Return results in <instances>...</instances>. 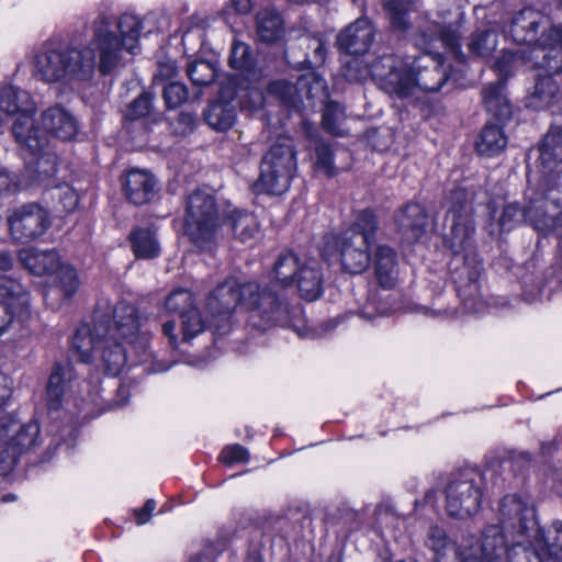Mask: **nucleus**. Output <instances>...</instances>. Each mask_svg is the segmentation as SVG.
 Returning a JSON list of instances; mask_svg holds the SVG:
<instances>
[{
  "label": "nucleus",
  "mask_w": 562,
  "mask_h": 562,
  "mask_svg": "<svg viewBox=\"0 0 562 562\" xmlns=\"http://www.w3.org/2000/svg\"><path fill=\"white\" fill-rule=\"evenodd\" d=\"M316 155V167L323 171L327 177L336 175V169L333 162V151L326 144H319L315 150Z\"/></svg>",
  "instance_id": "nucleus-53"
},
{
  "label": "nucleus",
  "mask_w": 562,
  "mask_h": 562,
  "mask_svg": "<svg viewBox=\"0 0 562 562\" xmlns=\"http://www.w3.org/2000/svg\"><path fill=\"white\" fill-rule=\"evenodd\" d=\"M485 476L477 469H462L452 474L446 487L449 516L465 519L475 515L482 503Z\"/></svg>",
  "instance_id": "nucleus-12"
},
{
  "label": "nucleus",
  "mask_w": 562,
  "mask_h": 562,
  "mask_svg": "<svg viewBox=\"0 0 562 562\" xmlns=\"http://www.w3.org/2000/svg\"><path fill=\"white\" fill-rule=\"evenodd\" d=\"M229 8L239 14H247L252 9V0H229Z\"/></svg>",
  "instance_id": "nucleus-62"
},
{
  "label": "nucleus",
  "mask_w": 562,
  "mask_h": 562,
  "mask_svg": "<svg viewBox=\"0 0 562 562\" xmlns=\"http://www.w3.org/2000/svg\"><path fill=\"white\" fill-rule=\"evenodd\" d=\"M0 441H7L10 449L21 457L42 443L40 426L36 422L20 426L14 415H4L0 417Z\"/></svg>",
  "instance_id": "nucleus-17"
},
{
  "label": "nucleus",
  "mask_w": 562,
  "mask_h": 562,
  "mask_svg": "<svg viewBox=\"0 0 562 562\" xmlns=\"http://www.w3.org/2000/svg\"><path fill=\"white\" fill-rule=\"evenodd\" d=\"M41 123L45 137L70 140L78 133V123L74 115L66 109L56 105L48 108L41 115Z\"/></svg>",
  "instance_id": "nucleus-21"
},
{
  "label": "nucleus",
  "mask_w": 562,
  "mask_h": 562,
  "mask_svg": "<svg viewBox=\"0 0 562 562\" xmlns=\"http://www.w3.org/2000/svg\"><path fill=\"white\" fill-rule=\"evenodd\" d=\"M133 251L137 258L151 259L159 255L160 246L150 228H136L130 235Z\"/></svg>",
  "instance_id": "nucleus-36"
},
{
  "label": "nucleus",
  "mask_w": 562,
  "mask_h": 562,
  "mask_svg": "<svg viewBox=\"0 0 562 562\" xmlns=\"http://www.w3.org/2000/svg\"><path fill=\"white\" fill-rule=\"evenodd\" d=\"M303 263L299 257L292 251H285L279 255L272 269L273 280L283 286L294 283Z\"/></svg>",
  "instance_id": "nucleus-34"
},
{
  "label": "nucleus",
  "mask_w": 562,
  "mask_h": 562,
  "mask_svg": "<svg viewBox=\"0 0 562 562\" xmlns=\"http://www.w3.org/2000/svg\"><path fill=\"white\" fill-rule=\"evenodd\" d=\"M374 276L385 290L392 289L398 279V258L395 249L389 245H379L371 255Z\"/></svg>",
  "instance_id": "nucleus-23"
},
{
  "label": "nucleus",
  "mask_w": 562,
  "mask_h": 562,
  "mask_svg": "<svg viewBox=\"0 0 562 562\" xmlns=\"http://www.w3.org/2000/svg\"><path fill=\"white\" fill-rule=\"evenodd\" d=\"M345 120L344 108L337 102H328L323 112V126L329 133L342 135L341 123Z\"/></svg>",
  "instance_id": "nucleus-45"
},
{
  "label": "nucleus",
  "mask_w": 562,
  "mask_h": 562,
  "mask_svg": "<svg viewBox=\"0 0 562 562\" xmlns=\"http://www.w3.org/2000/svg\"><path fill=\"white\" fill-rule=\"evenodd\" d=\"M156 509V502L154 499H148L143 508L135 510L136 521L138 525L146 524L153 512Z\"/></svg>",
  "instance_id": "nucleus-60"
},
{
  "label": "nucleus",
  "mask_w": 562,
  "mask_h": 562,
  "mask_svg": "<svg viewBox=\"0 0 562 562\" xmlns=\"http://www.w3.org/2000/svg\"><path fill=\"white\" fill-rule=\"evenodd\" d=\"M385 9L395 29L406 30L408 27L407 13L413 9L412 0H387Z\"/></svg>",
  "instance_id": "nucleus-44"
},
{
  "label": "nucleus",
  "mask_w": 562,
  "mask_h": 562,
  "mask_svg": "<svg viewBox=\"0 0 562 562\" xmlns=\"http://www.w3.org/2000/svg\"><path fill=\"white\" fill-rule=\"evenodd\" d=\"M165 306L169 312L178 313L180 317L184 313L198 308L193 294L187 289H178L171 292L165 301Z\"/></svg>",
  "instance_id": "nucleus-43"
},
{
  "label": "nucleus",
  "mask_w": 562,
  "mask_h": 562,
  "mask_svg": "<svg viewBox=\"0 0 562 562\" xmlns=\"http://www.w3.org/2000/svg\"><path fill=\"white\" fill-rule=\"evenodd\" d=\"M390 294L371 292L367 303L360 310L363 318L372 319L375 315H387L395 307L389 302Z\"/></svg>",
  "instance_id": "nucleus-41"
},
{
  "label": "nucleus",
  "mask_w": 562,
  "mask_h": 562,
  "mask_svg": "<svg viewBox=\"0 0 562 562\" xmlns=\"http://www.w3.org/2000/svg\"><path fill=\"white\" fill-rule=\"evenodd\" d=\"M29 304V293L25 290V302L18 303V300L10 295H0V335L8 330L18 314L24 312Z\"/></svg>",
  "instance_id": "nucleus-39"
},
{
  "label": "nucleus",
  "mask_w": 562,
  "mask_h": 562,
  "mask_svg": "<svg viewBox=\"0 0 562 562\" xmlns=\"http://www.w3.org/2000/svg\"><path fill=\"white\" fill-rule=\"evenodd\" d=\"M74 373L69 366L57 364L48 379L47 384V404L49 409L60 408L63 398L71 387Z\"/></svg>",
  "instance_id": "nucleus-28"
},
{
  "label": "nucleus",
  "mask_w": 562,
  "mask_h": 562,
  "mask_svg": "<svg viewBox=\"0 0 562 562\" xmlns=\"http://www.w3.org/2000/svg\"><path fill=\"white\" fill-rule=\"evenodd\" d=\"M204 120L215 131H227L235 123V108L228 102L215 101L205 110Z\"/></svg>",
  "instance_id": "nucleus-35"
},
{
  "label": "nucleus",
  "mask_w": 562,
  "mask_h": 562,
  "mask_svg": "<svg viewBox=\"0 0 562 562\" xmlns=\"http://www.w3.org/2000/svg\"><path fill=\"white\" fill-rule=\"evenodd\" d=\"M535 526L533 507L517 495H507L499 505V525H487L481 533L488 527H496L504 537L508 553L516 550L529 551L536 554L540 562H544L539 552L521 543V538L527 536Z\"/></svg>",
  "instance_id": "nucleus-10"
},
{
  "label": "nucleus",
  "mask_w": 562,
  "mask_h": 562,
  "mask_svg": "<svg viewBox=\"0 0 562 562\" xmlns=\"http://www.w3.org/2000/svg\"><path fill=\"white\" fill-rule=\"evenodd\" d=\"M325 82L321 77L308 74L301 76L295 83L285 79L274 80L269 83L268 92L283 104L296 108L304 99L325 97Z\"/></svg>",
  "instance_id": "nucleus-16"
},
{
  "label": "nucleus",
  "mask_w": 562,
  "mask_h": 562,
  "mask_svg": "<svg viewBox=\"0 0 562 562\" xmlns=\"http://www.w3.org/2000/svg\"><path fill=\"white\" fill-rule=\"evenodd\" d=\"M0 111L14 117L21 113L35 112L36 105L27 91L7 86L0 91Z\"/></svg>",
  "instance_id": "nucleus-27"
},
{
  "label": "nucleus",
  "mask_w": 562,
  "mask_h": 562,
  "mask_svg": "<svg viewBox=\"0 0 562 562\" xmlns=\"http://www.w3.org/2000/svg\"><path fill=\"white\" fill-rule=\"evenodd\" d=\"M181 340L188 342L206 329L205 321L199 308L184 313L181 317Z\"/></svg>",
  "instance_id": "nucleus-40"
},
{
  "label": "nucleus",
  "mask_w": 562,
  "mask_h": 562,
  "mask_svg": "<svg viewBox=\"0 0 562 562\" xmlns=\"http://www.w3.org/2000/svg\"><path fill=\"white\" fill-rule=\"evenodd\" d=\"M106 328L101 323H93L79 326L72 338V350L81 362H90L93 355H99L104 370L110 375H117L130 361L132 366L140 363L132 350L127 353L126 348L117 337L105 333Z\"/></svg>",
  "instance_id": "nucleus-7"
},
{
  "label": "nucleus",
  "mask_w": 562,
  "mask_h": 562,
  "mask_svg": "<svg viewBox=\"0 0 562 562\" xmlns=\"http://www.w3.org/2000/svg\"><path fill=\"white\" fill-rule=\"evenodd\" d=\"M176 324L172 321L166 322L161 326L162 334L169 339V344L172 347H177L179 344V337L176 334Z\"/></svg>",
  "instance_id": "nucleus-61"
},
{
  "label": "nucleus",
  "mask_w": 562,
  "mask_h": 562,
  "mask_svg": "<svg viewBox=\"0 0 562 562\" xmlns=\"http://www.w3.org/2000/svg\"><path fill=\"white\" fill-rule=\"evenodd\" d=\"M228 64L248 80H257L261 75L250 46L237 37L233 38Z\"/></svg>",
  "instance_id": "nucleus-26"
},
{
  "label": "nucleus",
  "mask_w": 562,
  "mask_h": 562,
  "mask_svg": "<svg viewBox=\"0 0 562 562\" xmlns=\"http://www.w3.org/2000/svg\"><path fill=\"white\" fill-rule=\"evenodd\" d=\"M240 303L248 311V324L265 331L274 326L291 327L300 331L304 325L303 308L291 303L284 290H274V284L262 285L256 281L239 284L229 278L220 283L207 296L206 308L218 335L231 329V317Z\"/></svg>",
  "instance_id": "nucleus-3"
},
{
  "label": "nucleus",
  "mask_w": 562,
  "mask_h": 562,
  "mask_svg": "<svg viewBox=\"0 0 562 562\" xmlns=\"http://www.w3.org/2000/svg\"><path fill=\"white\" fill-rule=\"evenodd\" d=\"M123 186L126 198L135 205H142L153 199L156 179L146 170L131 169L126 173Z\"/></svg>",
  "instance_id": "nucleus-24"
},
{
  "label": "nucleus",
  "mask_w": 562,
  "mask_h": 562,
  "mask_svg": "<svg viewBox=\"0 0 562 562\" xmlns=\"http://www.w3.org/2000/svg\"><path fill=\"white\" fill-rule=\"evenodd\" d=\"M375 36V30L367 18H359L350 23L337 36L341 50L350 55H362L369 50Z\"/></svg>",
  "instance_id": "nucleus-19"
},
{
  "label": "nucleus",
  "mask_w": 562,
  "mask_h": 562,
  "mask_svg": "<svg viewBox=\"0 0 562 562\" xmlns=\"http://www.w3.org/2000/svg\"><path fill=\"white\" fill-rule=\"evenodd\" d=\"M436 42H441L457 59L463 61L458 30L430 23L414 37L415 46L424 54L412 63L396 55H384L368 68L360 60L352 59L346 64L344 75L348 81H361L370 75L380 89L398 99L413 97L418 90L437 92L450 75L443 67L442 56L430 50Z\"/></svg>",
  "instance_id": "nucleus-2"
},
{
  "label": "nucleus",
  "mask_w": 562,
  "mask_h": 562,
  "mask_svg": "<svg viewBox=\"0 0 562 562\" xmlns=\"http://www.w3.org/2000/svg\"><path fill=\"white\" fill-rule=\"evenodd\" d=\"M296 169L293 140L281 137L262 158L260 176L254 183L256 193L282 194L288 191Z\"/></svg>",
  "instance_id": "nucleus-9"
},
{
  "label": "nucleus",
  "mask_w": 562,
  "mask_h": 562,
  "mask_svg": "<svg viewBox=\"0 0 562 562\" xmlns=\"http://www.w3.org/2000/svg\"><path fill=\"white\" fill-rule=\"evenodd\" d=\"M179 122L184 125L183 132L191 131L194 125V116L191 113H180L179 114Z\"/></svg>",
  "instance_id": "nucleus-64"
},
{
  "label": "nucleus",
  "mask_w": 562,
  "mask_h": 562,
  "mask_svg": "<svg viewBox=\"0 0 562 562\" xmlns=\"http://www.w3.org/2000/svg\"><path fill=\"white\" fill-rule=\"evenodd\" d=\"M19 260L26 270L35 276H44L56 272L60 266V257L54 249H22L19 252Z\"/></svg>",
  "instance_id": "nucleus-25"
},
{
  "label": "nucleus",
  "mask_w": 562,
  "mask_h": 562,
  "mask_svg": "<svg viewBox=\"0 0 562 562\" xmlns=\"http://www.w3.org/2000/svg\"><path fill=\"white\" fill-rule=\"evenodd\" d=\"M468 46L475 56H487L497 47V34L492 30L476 32L472 35Z\"/></svg>",
  "instance_id": "nucleus-42"
},
{
  "label": "nucleus",
  "mask_w": 562,
  "mask_h": 562,
  "mask_svg": "<svg viewBox=\"0 0 562 562\" xmlns=\"http://www.w3.org/2000/svg\"><path fill=\"white\" fill-rule=\"evenodd\" d=\"M0 295H10L18 300V303L25 302V288L16 279L0 273Z\"/></svg>",
  "instance_id": "nucleus-52"
},
{
  "label": "nucleus",
  "mask_w": 562,
  "mask_h": 562,
  "mask_svg": "<svg viewBox=\"0 0 562 562\" xmlns=\"http://www.w3.org/2000/svg\"><path fill=\"white\" fill-rule=\"evenodd\" d=\"M34 114L26 112L14 116L11 128L15 140L30 153L43 149L46 144L43 127L37 126Z\"/></svg>",
  "instance_id": "nucleus-22"
},
{
  "label": "nucleus",
  "mask_w": 562,
  "mask_h": 562,
  "mask_svg": "<svg viewBox=\"0 0 562 562\" xmlns=\"http://www.w3.org/2000/svg\"><path fill=\"white\" fill-rule=\"evenodd\" d=\"M220 460L226 465L245 462L248 460V451L240 445L227 446L222 451Z\"/></svg>",
  "instance_id": "nucleus-54"
},
{
  "label": "nucleus",
  "mask_w": 562,
  "mask_h": 562,
  "mask_svg": "<svg viewBox=\"0 0 562 562\" xmlns=\"http://www.w3.org/2000/svg\"><path fill=\"white\" fill-rule=\"evenodd\" d=\"M13 239L27 243L43 236L52 225L49 212L37 203L16 207L8 217Z\"/></svg>",
  "instance_id": "nucleus-15"
},
{
  "label": "nucleus",
  "mask_w": 562,
  "mask_h": 562,
  "mask_svg": "<svg viewBox=\"0 0 562 562\" xmlns=\"http://www.w3.org/2000/svg\"><path fill=\"white\" fill-rule=\"evenodd\" d=\"M397 233L406 243L417 241L426 232L427 214L418 203H407L394 217Z\"/></svg>",
  "instance_id": "nucleus-20"
},
{
  "label": "nucleus",
  "mask_w": 562,
  "mask_h": 562,
  "mask_svg": "<svg viewBox=\"0 0 562 562\" xmlns=\"http://www.w3.org/2000/svg\"><path fill=\"white\" fill-rule=\"evenodd\" d=\"M326 43L318 34L302 33L286 48L289 63L302 68H315L326 59Z\"/></svg>",
  "instance_id": "nucleus-18"
},
{
  "label": "nucleus",
  "mask_w": 562,
  "mask_h": 562,
  "mask_svg": "<svg viewBox=\"0 0 562 562\" xmlns=\"http://www.w3.org/2000/svg\"><path fill=\"white\" fill-rule=\"evenodd\" d=\"M475 193L463 188L450 192L445 225L446 243L454 254L467 249L475 233Z\"/></svg>",
  "instance_id": "nucleus-13"
},
{
  "label": "nucleus",
  "mask_w": 562,
  "mask_h": 562,
  "mask_svg": "<svg viewBox=\"0 0 562 562\" xmlns=\"http://www.w3.org/2000/svg\"><path fill=\"white\" fill-rule=\"evenodd\" d=\"M19 457L9 446L0 451V476H5L13 470Z\"/></svg>",
  "instance_id": "nucleus-57"
},
{
  "label": "nucleus",
  "mask_w": 562,
  "mask_h": 562,
  "mask_svg": "<svg viewBox=\"0 0 562 562\" xmlns=\"http://www.w3.org/2000/svg\"><path fill=\"white\" fill-rule=\"evenodd\" d=\"M562 3V0H560ZM549 26V20L541 12L526 8L513 19L509 33L514 42L528 45L529 50L505 52L495 63V69L503 77L527 61L549 72H562V27Z\"/></svg>",
  "instance_id": "nucleus-4"
},
{
  "label": "nucleus",
  "mask_w": 562,
  "mask_h": 562,
  "mask_svg": "<svg viewBox=\"0 0 562 562\" xmlns=\"http://www.w3.org/2000/svg\"><path fill=\"white\" fill-rule=\"evenodd\" d=\"M542 69L547 72V76L538 79L527 105L537 110L552 109V112H554L553 108L557 102L562 100V94L559 92L557 82L552 79L555 74L549 72L546 68Z\"/></svg>",
  "instance_id": "nucleus-29"
},
{
  "label": "nucleus",
  "mask_w": 562,
  "mask_h": 562,
  "mask_svg": "<svg viewBox=\"0 0 562 562\" xmlns=\"http://www.w3.org/2000/svg\"><path fill=\"white\" fill-rule=\"evenodd\" d=\"M506 146L507 137L503 128L496 124H486L475 142L477 153L488 157L501 154Z\"/></svg>",
  "instance_id": "nucleus-32"
},
{
  "label": "nucleus",
  "mask_w": 562,
  "mask_h": 562,
  "mask_svg": "<svg viewBox=\"0 0 562 562\" xmlns=\"http://www.w3.org/2000/svg\"><path fill=\"white\" fill-rule=\"evenodd\" d=\"M19 190V181L14 173L0 165V199Z\"/></svg>",
  "instance_id": "nucleus-55"
},
{
  "label": "nucleus",
  "mask_w": 562,
  "mask_h": 562,
  "mask_svg": "<svg viewBox=\"0 0 562 562\" xmlns=\"http://www.w3.org/2000/svg\"><path fill=\"white\" fill-rule=\"evenodd\" d=\"M35 157L33 162L34 172L36 173V180L43 181L53 177L57 171V155L49 147L48 138L43 149L36 153H30Z\"/></svg>",
  "instance_id": "nucleus-38"
},
{
  "label": "nucleus",
  "mask_w": 562,
  "mask_h": 562,
  "mask_svg": "<svg viewBox=\"0 0 562 562\" xmlns=\"http://www.w3.org/2000/svg\"><path fill=\"white\" fill-rule=\"evenodd\" d=\"M526 201L522 209L515 202L504 205L497 220L501 233L510 232L524 222L546 233L562 227L561 198L554 188L548 192L536 183L527 189Z\"/></svg>",
  "instance_id": "nucleus-6"
},
{
  "label": "nucleus",
  "mask_w": 562,
  "mask_h": 562,
  "mask_svg": "<svg viewBox=\"0 0 562 562\" xmlns=\"http://www.w3.org/2000/svg\"><path fill=\"white\" fill-rule=\"evenodd\" d=\"M12 395V381L11 379L0 373V408H2Z\"/></svg>",
  "instance_id": "nucleus-59"
},
{
  "label": "nucleus",
  "mask_w": 562,
  "mask_h": 562,
  "mask_svg": "<svg viewBox=\"0 0 562 562\" xmlns=\"http://www.w3.org/2000/svg\"><path fill=\"white\" fill-rule=\"evenodd\" d=\"M14 258L12 254L5 249H0V270L8 271L13 267Z\"/></svg>",
  "instance_id": "nucleus-63"
},
{
  "label": "nucleus",
  "mask_w": 562,
  "mask_h": 562,
  "mask_svg": "<svg viewBox=\"0 0 562 562\" xmlns=\"http://www.w3.org/2000/svg\"><path fill=\"white\" fill-rule=\"evenodd\" d=\"M473 261H474V265L471 268L468 267L469 263L465 261L463 271L460 272V274L457 277L456 282L460 283V286L463 285V280H462L463 273H467V279H468L469 285L475 286V283L481 274V271H482V263L476 260H473Z\"/></svg>",
  "instance_id": "nucleus-58"
},
{
  "label": "nucleus",
  "mask_w": 562,
  "mask_h": 562,
  "mask_svg": "<svg viewBox=\"0 0 562 562\" xmlns=\"http://www.w3.org/2000/svg\"><path fill=\"white\" fill-rule=\"evenodd\" d=\"M539 179L537 184L551 191L555 189L561 198L560 176L562 173V126H551L539 146Z\"/></svg>",
  "instance_id": "nucleus-14"
},
{
  "label": "nucleus",
  "mask_w": 562,
  "mask_h": 562,
  "mask_svg": "<svg viewBox=\"0 0 562 562\" xmlns=\"http://www.w3.org/2000/svg\"><path fill=\"white\" fill-rule=\"evenodd\" d=\"M294 282L302 297L307 301L317 300L323 292V273L316 262L303 263Z\"/></svg>",
  "instance_id": "nucleus-30"
},
{
  "label": "nucleus",
  "mask_w": 562,
  "mask_h": 562,
  "mask_svg": "<svg viewBox=\"0 0 562 562\" xmlns=\"http://www.w3.org/2000/svg\"><path fill=\"white\" fill-rule=\"evenodd\" d=\"M220 226L218 210L209 190H196L187 201L184 231L190 240L201 249L211 248Z\"/></svg>",
  "instance_id": "nucleus-11"
},
{
  "label": "nucleus",
  "mask_w": 562,
  "mask_h": 562,
  "mask_svg": "<svg viewBox=\"0 0 562 562\" xmlns=\"http://www.w3.org/2000/svg\"><path fill=\"white\" fill-rule=\"evenodd\" d=\"M50 194L52 199L57 200V204L60 206L61 211L71 212L78 205V194L69 184H58L53 189Z\"/></svg>",
  "instance_id": "nucleus-49"
},
{
  "label": "nucleus",
  "mask_w": 562,
  "mask_h": 562,
  "mask_svg": "<svg viewBox=\"0 0 562 562\" xmlns=\"http://www.w3.org/2000/svg\"><path fill=\"white\" fill-rule=\"evenodd\" d=\"M57 273L58 284L64 295H74L79 288V279L75 268L67 265H60L57 269Z\"/></svg>",
  "instance_id": "nucleus-50"
},
{
  "label": "nucleus",
  "mask_w": 562,
  "mask_h": 562,
  "mask_svg": "<svg viewBox=\"0 0 562 562\" xmlns=\"http://www.w3.org/2000/svg\"><path fill=\"white\" fill-rule=\"evenodd\" d=\"M154 97L149 92H143L136 98L126 111V117L130 120H138L149 114L153 106Z\"/></svg>",
  "instance_id": "nucleus-51"
},
{
  "label": "nucleus",
  "mask_w": 562,
  "mask_h": 562,
  "mask_svg": "<svg viewBox=\"0 0 562 562\" xmlns=\"http://www.w3.org/2000/svg\"><path fill=\"white\" fill-rule=\"evenodd\" d=\"M483 102L486 110L499 120H507L512 116V105L505 93L503 80H497L483 91Z\"/></svg>",
  "instance_id": "nucleus-31"
},
{
  "label": "nucleus",
  "mask_w": 562,
  "mask_h": 562,
  "mask_svg": "<svg viewBox=\"0 0 562 562\" xmlns=\"http://www.w3.org/2000/svg\"><path fill=\"white\" fill-rule=\"evenodd\" d=\"M257 34L261 42L273 43L283 34V22L279 13L265 9L257 13Z\"/></svg>",
  "instance_id": "nucleus-33"
},
{
  "label": "nucleus",
  "mask_w": 562,
  "mask_h": 562,
  "mask_svg": "<svg viewBox=\"0 0 562 562\" xmlns=\"http://www.w3.org/2000/svg\"><path fill=\"white\" fill-rule=\"evenodd\" d=\"M162 97L168 109H176L188 100L189 92L183 83L170 81L164 86Z\"/></svg>",
  "instance_id": "nucleus-48"
},
{
  "label": "nucleus",
  "mask_w": 562,
  "mask_h": 562,
  "mask_svg": "<svg viewBox=\"0 0 562 562\" xmlns=\"http://www.w3.org/2000/svg\"><path fill=\"white\" fill-rule=\"evenodd\" d=\"M105 308H108V303H105ZM101 310H103V304L99 303L94 323H101L106 328V334L117 337L122 342L128 345L139 362H148L151 359V353L148 351L149 329L146 328L148 318L140 314L133 304L120 301L113 307L109 306L113 318V325L109 326L108 321H103L99 314Z\"/></svg>",
  "instance_id": "nucleus-8"
},
{
  "label": "nucleus",
  "mask_w": 562,
  "mask_h": 562,
  "mask_svg": "<svg viewBox=\"0 0 562 562\" xmlns=\"http://www.w3.org/2000/svg\"><path fill=\"white\" fill-rule=\"evenodd\" d=\"M231 227L236 238L246 243L256 237L259 232V223L252 213L235 211L229 216Z\"/></svg>",
  "instance_id": "nucleus-37"
},
{
  "label": "nucleus",
  "mask_w": 562,
  "mask_h": 562,
  "mask_svg": "<svg viewBox=\"0 0 562 562\" xmlns=\"http://www.w3.org/2000/svg\"><path fill=\"white\" fill-rule=\"evenodd\" d=\"M143 31L139 16L122 14L114 25L102 18L93 38L83 46L41 52L34 59V76L47 83L90 81L95 72L108 76L126 64V56L139 52Z\"/></svg>",
  "instance_id": "nucleus-1"
},
{
  "label": "nucleus",
  "mask_w": 562,
  "mask_h": 562,
  "mask_svg": "<svg viewBox=\"0 0 562 562\" xmlns=\"http://www.w3.org/2000/svg\"><path fill=\"white\" fill-rule=\"evenodd\" d=\"M547 554L555 562H562V521H555L543 539Z\"/></svg>",
  "instance_id": "nucleus-47"
},
{
  "label": "nucleus",
  "mask_w": 562,
  "mask_h": 562,
  "mask_svg": "<svg viewBox=\"0 0 562 562\" xmlns=\"http://www.w3.org/2000/svg\"><path fill=\"white\" fill-rule=\"evenodd\" d=\"M188 76L196 86H207L215 79V68L205 60L194 61L188 65Z\"/></svg>",
  "instance_id": "nucleus-46"
},
{
  "label": "nucleus",
  "mask_w": 562,
  "mask_h": 562,
  "mask_svg": "<svg viewBox=\"0 0 562 562\" xmlns=\"http://www.w3.org/2000/svg\"><path fill=\"white\" fill-rule=\"evenodd\" d=\"M379 223L371 210L359 211L348 229L327 237L324 255L330 256V247L338 256L341 269L350 274L364 272L371 263V246L375 241Z\"/></svg>",
  "instance_id": "nucleus-5"
},
{
  "label": "nucleus",
  "mask_w": 562,
  "mask_h": 562,
  "mask_svg": "<svg viewBox=\"0 0 562 562\" xmlns=\"http://www.w3.org/2000/svg\"><path fill=\"white\" fill-rule=\"evenodd\" d=\"M177 74L178 67L173 60L160 61L154 76V83L157 85L159 81L171 80Z\"/></svg>",
  "instance_id": "nucleus-56"
}]
</instances>
